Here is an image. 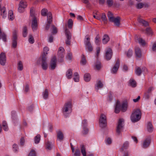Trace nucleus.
<instances>
[{"label":"nucleus","mask_w":156,"mask_h":156,"mask_svg":"<svg viewBox=\"0 0 156 156\" xmlns=\"http://www.w3.org/2000/svg\"><path fill=\"white\" fill-rule=\"evenodd\" d=\"M72 105L71 101L66 103L62 109V112L63 115L66 118L69 116L72 111Z\"/></svg>","instance_id":"nucleus-1"},{"label":"nucleus","mask_w":156,"mask_h":156,"mask_svg":"<svg viewBox=\"0 0 156 156\" xmlns=\"http://www.w3.org/2000/svg\"><path fill=\"white\" fill-rule=\"evenodd\" d=\"M141 112L140 109L135 110L131 116V120L133 122L138 121L141 118Z\"/></svg>","instance_id":"nucleus-2"},{"label":"nucleus","mask_w":156,"mask_h":156,"mask_svg":"<svg viewBox=\"0 0 156 156\" xmlns=\"http://www.w3.org/2000/svg\"><path fill=\"white\" fill-rule=\"evenodd\" d=\"M127 106L126 103H123L121 106L120 105V102L118 101H117L115 108V112L116 113H118L121 109L122 112H125L127 110Z\"/></svg>","instance_id":"nucleus-3"},{"label":"nucleus","mask_w":156,"mask_h":156,"mask_svg":"<svg viewBox=\"0 0 156 156\" xmlns=\"http://www.w3.org/2000/svg\"><path fill=\"white\" fill-rule=\"evenodd\" d=\"M99 125L101 128H104L107 126V118L106 116L103 114H101L100 117Z\"/></svg>","instance_id":"nucleus-4"},{"label":"nucleus","mask_w":156,"mask_h":156,"mask_svg":"<svg viewBox=\"0 0 156 156\" xmlns=\"http://www.w3.org/2000/svg\"><path fill=\"white\" fill-rule=\"evenodd\" d=\"M90 38L88 35H86L84 40V43L86 48L89 51H91L93 50V47L90 42Z\"/></svg>","instance_id":"nucleus-5"},{"label":"nucleus","mask_w":156,"mask_h":156,"mask_svg":"<svg viewBox=\"0 0 156 156\" xmlns=\"http://www.w3.org/2000/svg\"><path fill=\"white\" fill-rule=\"evenodd\" d=\"M65 49L62 47H60L58 50V61L60 62L63 61V58L65 55Z\"/></svg>","instance_id":"nucleus-6"},{"label":"nucleus","mask_w":156,"mask_h":156,"mask_svg":"<svg viewBox=\"0 0 156 156\" xmlns=\"http://www.w3.org/2000/svg\"><path fill=\"white\" fill-rule=\"evenodd\" d=\"M124 122V120L123 119H120L118 122V124L116 130V133L118 135H119L122 130V129L123 125Z\"/></svg>","instance_id":"nucleus-7"},{"label":"nucleus","mask_w":156,"mask_h":156,"mask_svg":"<svg viewBox=\"0 0 156 156\" xmlns=\"http://www.w3.org/2000/svg\"><path fill=\"white\" fill-rule=\"evenodd\" d=\"M57 59L55 56L53 57L51 60L49 68L50 69L53 70L55 69L57 66Z\"/></svg>","instance_id":"nucleus-8"},{"label":"nucleus","mask_w":156,"mask_h":156,"mask_svg":"<svg viewBox=\"0 0 156 156\" xmlns=\"http://www.w3.org/2000/svg\"><path fill=\"white\" fill-rule=\"evenodd\" d=\"M18 31L16 30L13 32L12 46L13 48H16L17 45V33Z\"/></svg>","instance_id":"nucleus-9"},{"label":"nucleus","mask_w":156,"mask_h":156,"mask_svg":"<svg viewBox=\"0 0 156 156\" xmlns=\"http://www.w3.org/2000/svg\"><path fill=\"white\" fill-rule=\"evenodd\" d=\"M41 66L43 69L46 70L48 68V65L47 62V57L45 55L42 56L41 58Z\"/></svg>","instance_id":"nucleus-10"},{"label":"nucleus","mask_w":156,"mask_h":156,"mask_svg":"<svg viewBox=\"0 0 156 156\" xmlns=\"http://www.w3.org/2000/svg\"><path fill=\"white\" fill-rule=\"evenodd\" d=\"M112 55V49L110 48H107L106 51L105 57L107 60H110Z\"/></svg>","instance_id":"nucleus-11"},{"label":"nucleus","mask_w":156,"mask_h":156,"mask_svg":"<svg viewBox=\"0 0 156 156\" xmlns=\"http://www.w3.org/2000/svg\"><path fill=\"white\" fill-rule=\"evenodd\" d=\"M151 142V138L150 137H148L144 141L142 147L144 148H146L148 147L149 146Z\"/></svg>","instance_id":"nucleus-12"},{"label":"nucleus","mask_w":156,"mask_h":156,"mask_svg":"<svg viewBox=\"0 0 156 156\" xmlns=\"http://www.w3.org/2000/svg\"><path fill=\"white\" fill-rule=\"evenodd\" d=\"M120 65V61L119 59H117L116 62L112 69V73H115L118 71Z\"/></svg>","instance_id":"nucleus-13"},{"label":"nucleus","mask_w":156,"mask_h":156,"mask_svg":"<svg viewBox=\"0 0 156 156\" xmlns=\"http://www.w3.org/2000/svg\"><path fill=\"white\" fill-rule=\"evenodd\" d=\"M32 20V28L33 31L36 30L37 27V20L36 17H34L31 19Z\"/></svg>","instance_id":"nucleus-14"},{"label":"nucleus","mask_w":156,"mask_h":156,"mask_svg":"<svg viewBox=\"0 0 156 156\" xmlns=\"http://www.w3.org/2000/svg\"><path fill=\"white\" fill-rule=\"evenodd\" d=\"M6 62V56L5 54L2 52L0 54V63L3 66L5 65Z\"/></svg>","instance_id":"nucleus-15"},{"label":"nucleus","mask_w":156,"mask_h":156,"mask_svg":"<svg viewBox=\"0 0 156 156\" xmlns=\"http://www.w3.org/2000/svg\"><path fill=\"white\" fill-rule=\"evenodd\" d=\"M110 22L114 23L116 26L118 27L120 25V18L118 16L115 17Z\"/></svg>","instance_id":"nucleus-16"},{"label":"nucleus","mask_w":156,"mask_h":156,"mask_svg":"<svg viewBox=\"0 0 156 156\" xmlns=\"http://www.w3.org/2000/svg\"><path fill=\"white\" fill-rule=\"evenodd\" d=\"M57 137L60 141H62L64 139V135L63 133L60 130H59L56 131Z\"/></svg>","instance_id":"nucleus-17"},{"label":"nucleus","mask_w":156,"mask_h":156,"mask_svg":"<svg viewBox=\"0 0 156 156\" xmlns=\"http://www.w3.org/2000/svg\"><path fill=\"white\" fill-rule=\"evenodd\" d=\"M135 52L136 56L140 58L141 57L142 53L140 48L138 47H136L135 48Z\"/></svg>","instance_id":"nucleus-18"},{"label":"nucleus","mask_w":156,"mask_h":156,"mask_svg":"<svg viewBox=\"0 0 156 156\" xmlns=\"http://www.w3.org/2000/svg\"><path fill=\"white\" fill-rule=\"evenodd\" d=\"M22 3L23 2H20L19 4V7L18 8L19 12L20 13L23 12L24 11V9L26 8V5L25 4L23 6Z\"/></svg>","instance_id":"nucleus-19"},{"label":"nucleus","mask_w":156,"mask_h":156,"mask_svg":"<svg viewBox=\"0 0 156 156\" xmlns=\"http://www.w3.org/2000/svg\"><path fill=\"white\" fill-rule=\"evenodd\" d=\"M52 22V16L51 12H49L47 14V23L51 24Z\"/></svg>","instance_id":"nucleus-20"},{"label":"nucleus","mask_w":156,"mask_h":156,"mask_svg":"<svg viewBox=\"0 0 156 156\" xmlns=\"http://www.w3.org/2000/svg\"><path fill=\"white\" fill-rule=\"evenodd\" d=\"M103 87V84L101 81H98L95 86V89L97 91L99 88H102Z\"/></svg>","instance_id":"nucleus-21"},{"label":"nucleus","mask_w":156,"mask_h":156,"mask_svg":"<svg viewBox=\"0 0 156 156\" xmlns=\"http://www.w3.org/2000/svg\"><path fill=\"white\" fill-rule=\"evenodd\" d=\"M109 37L107 34H105L102 38V41L103 44H107L109 41Z\"/></svg>","instance_id":"nucleus-22"},{"label":"nucleus","mask_w":156,"mask_h":156,"mask_svg":"<svg viewBox=\"0 0 156 156\" xmlns=\"http://www.w3.org/2000/svg\"><path fill=\"white\" fill-rule=\"evenodd\" d=\"M73 72L71 69H69L68 70L66 73V76L69 79H71L72 76Z\"/></svg>","instance_id":"nucleus-23"},{"label":"nucleus","mask_w":156,"mask_h":156,"mask_svg":"<svg viewBox=\"0 0 156 156\" xmlns=\"http://www.w3.org/2000/svg\"><path fill=\"white\" fill-rule=\"evenodd\" d=\"M65 34L66 39H71L72 34L70 31L67 28H66L65 30Z\"/></svg>","instance_id":"nucleus-24"},{"label":"nucleus","mask_w":156,"mask_h":156,"mask_svg":"<svg viewBox=\"0 0 156 156\" xmlns=\"http://www.w3.org/2000/svg\"><path fill=\"white\" fill-rule=\"evenodd\" d=\"M138 21L140 23L142 24L143 26L146 27L148 25V23L147 21L140 17L138 18Z\"/></svg>","instance_id":"nucleus-25"},{"label":"nucleus","mask_w":156,"mask_h":156,"mask_svg":"<svg viewBox=\"0 0 156 156\" xmlns=\"http://www.w3.org/2000/svg\"><path fill=\"white\" fill-rule=\"evenodd\" d=\"M1 12V15L2 16V17L3 18H5L7 16V12L6 11V9L3 7L1 9V10H0Z\"/></svg>","instance_id":"nucleus-26"},{"label":"nucleus","mask_w":156,"mask_h":156,"mask_svg":"<svg viewBox=\"0 0 156 156\" xmlns=\"http://www.w3.org/2000/svg\"><path fill=\"white\" fill-rule=\"evenodd\" d=\"M81 152L83 156H86V149L85 146L83 144H81L80 146Z\"/></svg>","instance_id":"nucleus-27"},{"label":"nucleus","mask_w":156,"mask_h":156,"mask_svg":"<svg viewBox=\"0 0 156 156\" xmlns=\"http://www.w3.org/2000/svg\"><path fill=\"white\" fill-rule=\"evenodd\" d=\"M101 20L104 23H107L108 20L106 15L105 13H102L101 17Z\"/></svg>","instance_id":"nucleus-28"},{"label":"nucleus","mask_w":156,"mask_h":156,"mask_svg":"<svg viewBox=\"0 0 156 156\" xmlns=\"http://www.w3.org/2000/svg\"><path fill=\"white\" fill-rule=\"evenodd\" d=\"M147 129L149 132H151L153 131L154 128L151 122H148L147 126Z\"/></svg>","instance_id":"nucleus-29"},{"label":"nucleus","mask_w":156,"mask_h":156,"mask_svg":"<svg viewBox=\"0 0 156 156\" xmlns=\"http://www.w3.org/2000/svg\"><path fill=\"white\" fill-rule=\"evenodd\" d=\"M1 37L4 41H6V35L4 33L2 32L1 28L0 27V40Z\"/></svg>","instance_id":"nucleus-30"},{"label":"nucleus","mask_w":156,"mask_h":156,"mask_svg":"<svg viewBox=\"0 0 156 156\" xmlns=\"http://www.w3.org/2000/svg\"><path fill=\"white\" fill-rule=\"evenodd\" d=\"M8 18L9 20H12L14 19V17L13 14V12L12 10H10L9 12Z\"/></svg>","instance_id":"nucleus-31"},{"label":"nucleus","mask_w":156,"mask_h":156,"mask_svg":"<svg viewBox=\"0 0 156 156\" xmlns=\"http://www.w3.org/2000/svg\"><path fill=\"white\" fill-rule=\"evenodd\" d=\"M144 5H145V6H148L147 4L145 5L142 3L139 2L136 5V7L137 9H141L142 8Z\"/></svg>","instance_id":"nucleus-32"},{"label":"nucleus","mask_w":156,"mask_h":156,"mask_svg":"<svg viewBox=\"0 0 156 156\" xmlns=\"http://www.w3.org/2000/svg\"><path fill=\"white\" fill-rule=\"evenodd\" d=\"M84 79L86 82L89 81L91 79V76L90 74L88 73L85 74L84 76Z\"/></svg>","instance_id":"nucleus-33"},{"label":"nucleus","mask_w":156,"mask_h":156,"mask_svg":"<svg viewBox=\"0 0 156 156\" xmlns=\"http://www.w3.org/2000/svg\"><path fill=\"white\" fill-rule=\"evenodd\" d=\"M73 80L75 82H78L79 81V76L78 73L77 72L74 73Z\"/></svg>","instance_id":"nucleus-34"},{"label":"nucleus","mask_w":156,"mask_h":156,"mask_svg":"<svg viewBox=\"0 0 156 156\" xmlns=\"http://www.w3.org/2000/svg\"><path fill=\"white\" fill-rule=\"evenodd\" d=\"M95 43L97 45H99L100 44V37L99 34H98L96 37L95 39Z\"/></svg>","instance_id":"nucleus-35"},{"label":"nucleus","mask_w":156,"mask_h":156,"mask_svg":"<svg viewBox=\"0 0 156 156\" xmlns=\"http://www.w3.org/2000/svg\"><path fill=\"white\" fill-rule=\"evenodd\" d=\"M107 16L108 18V20L109 22H111V21L112 20H113V19L115 18V17H114L112 13L110 11L108 12Z\"/></svg>","instance_id":"nucleus-36"},{"label":"nucleus","mask_w":156,"mask_h":156,"mask_svg":"<svg viewBox=\"0 0 156 156\" xmlns=\"http://www.w3.org/2000/svg\"><path fill=\"white\" fill-rule=\"evenodd\" d=\"M142 72L141 69L139 67L136 68L135 72L136 75L139 76H140Z\"/></svg>","instance_id":"nucleus-37"},{"label":"nucleus","mask_w":156,"mask_h":156,"mask_svg":"<svg viewBox=\"0 0 156 156\" xmlns=\"http://www.w3.org/2000/svg\"><path fill=\"white\" fill-rule=\"evenodd\" d=\"M41 139V136L39 134H37L34 138V142L36 144L38 143Z\"/></svg>","instance_id":"nucleus-38"},{"label":"nucleus","mask_w":156,"mask_h":156,"mask_svg":"<svg viewBox=\"0 0 156 156\" xmlns=\"http://www.w3.org/2000/svg\"><path fill=\"white\" fill-rule=\"evenodd\" d=\"M95 66L97 70H100L101 67V62L97 60L95 64Z\"/></svg>","instance_id":"nucleus-39"},{"label":"nucleus","mask_w":156,"mask_h":156,"mask_svg":"<svg viewBox=\"0 0 156 156\" xmlns=\"http://www.w3.org/2000/svg\"><path fill=\"white\" fill-rule=\"evenodd\" d=\"M80 63L83 65H85L87 63L86 57L83 55H82V58Z\"/></svg>","instance_id":"nucleus-40"},{"label":"nucleus","mask_w":156,"mask_h":156,"mask_svg":"<svg viewBox=\"0 0 156 156\" xmlns=\"http://www.w3.org/2000/svg\"><path fill=\"white\" fill-rule=\"evenodd\" d=\"M129 146V143L127 141L125 142L123 144V146L121 148L122 151H123L124 149H126Z\"/></svg>","instance_id":"nucleus-41"},{"label":"nucleus","mask_w":156,"mask_h":156,"mask_svg":"<svg viewBox=\"0 0 156 156\" xmlns=\"http://www.w3.org/2000/svg\"><path fill=\"white\" fill-rule=\"evenodd\" d=\"M137 40L139 44L142 45H144L145 44V41L142 38L139 37L138 38Z\"/></svg>","instance_id":"nucleus-42"},{"label":"nucleus","mask_w":156,"mask_h":156,"mask_svg":"<svg viewBox=\"0 0 156 156\" xmlns=\"http://www.w3.org/2000/svg\"><path fill=\"white\" fill-rule=\"evenodd\" d=\"M129 84L132 87H135L136 86V83L133 79H130L129 80Z\"/></svg>","instance_id":"nucleus-43"},{"label":"nucleus","mask_w":156,"mask_h":156,"mask_svg":"<svg viewBox=\"0 0 156 156\" xmlns=\"http://www.w3.org/2000/svg\"><path fill=\"white\" fill-rule=\"evenodd\" d=\"M83 127V130L82 131V134L83 135H85L88 133L89 129L87 127Z\"/></svg>","instance_id":"nucleus-44"},{"label":"nucleus","mask_w":156,"mask_h":156,"mask_svg":"<svg viewBox=\"0 0 156 156\" xmlns=\"http://www.w3.org/2000/svg\"><path fill=\"white\" fill-rule=\"evenodd\" d=\"M23 36L24 37H26L27 35V29L26 27H23Z\"/></svg>","instance_id":"nucleus-45"},{"label":"nucleus","mask_w":156,"mask_h":156,"mask_svg":"<svg viewBox=\"0 0 156 156\" xmlns=\"http://www.w3.org/2000/svg\"><path fill=\"white\" fill-rule=\"evenodd\" d=\"M49 51V48L48 47H45L43 49V54L42 55V56H43L45 55L46 57H47V55L48 54V51Z\"/></svg>","instance_id":"nucleus-46"},{"label":"nucleus","mask_w":156,"mask_h":156,"mask_svg":"<svg viewBox=\"0 0 156 156\" xmlns=\"http://www.w3.org/2000/svg\"><path fill=\"white\" fill-rule=\"evenodd\" d=\"M28 41L31 44H33L34 43V38L31 34L29 35Z\"/></svg>","instance_id":"nucleus-47"},{"label":"nucleus","mask_w":156,"mask_h":156,"mask_svg":"<svg viewBox=\"0 0 156 156\" xmlns=\"http://www.w3.org/2000/svg\"><path fill=\"white\" fill-rule=\"evenodd\" d=\"M48 12V10L47 9H43L41 12V15L43 16H45L46 15L47 16V13Z\"/></svg>","instance_id":"nucleus-48"},{"label":"nucleus","mask_w":156,"mask_h":156,"mask_svg":"<svg viewBox=\"0 0 156 156\" xmlns=\"http://www.w3.org/2000/svg\"><path fill=\"white\" fill-rule=\"evenodd\" d=\"M43 97L44 99H47L48 97V90L46 89L43 93Z\"/></svg>","instance_id":"nucleus-49"},{"label":"nucleus","mask_w":156,"mask_h":156,"mask_svg":"<svg viewBox=\"0 0 156 156\" xmlns=\"http://www.w3.org/2000/svg\"><path fill=\"white\" fill-rule=\"evenodd\" d=\"M18 69L19 70H22L23 69V65L22 62L20 61L18 63Z\"/></svg>","instance_id":"nucleus-50"},{"label":"nucleus","mask_w":156,"mask_h":156,"mask_svg":"<svg viewBox=\"0 0 156 156\" xmlns=\"http://www.w3.org/2000/svg\"><path fill=\"white\" fill-rule=\"evenodd\" d=\"M30 16L32 17V19H33L34 17H36L34 15V10L33 8L32 7L30 9Z\"/></svg>","instance_id":"nucleus-51"},{"label":"nucleus","mask_w":156,"mask_h":156,"mask_svg":"<svg viewBox=\"0 0 156 156\" xmlns=\"http://www.w3.org/2000/svg\"><path fill=\"white\" fill-rule=\"evenodd\" d=\"M52 27V33L53 34H56L57 32V29L55 26L54 25H51Z\"/></svg>","instance_id":"nucleus-52"},{"label":"nucleus","mask_w":156,"mask_h":156,"mask_svg":"<svg viewBox=\"0 0 156 156\" xmlns=\"http://www.w3.org/2000/svg\"><path fill=\"white\" fill-rule=\"evenodd\" d=\"M28 156H37L36 152L33 150H32L29 154Z\"/></svg>","instance_id":"nucleus-53"},{"label":"nucleus","mask_w":156,"mask_h":156,"mask_svg":"<svg viewBox=\"0 0 156 156\" xmlns=\"http://www.w3.org/2000/svg\"><path fill=\"white\" fill-rule=\"evenodd\" d=\"M12 149L13 151L16 152L18 151V147L17 144H14L12 145Z\"/></svg>","instance_id":"nucleus-54"},{"label":"nucleus","mask_w":156,"mask_h":156,"mask_svg":"<svg viewBox=\"0 0 156 156\" xmlns=\"http://www.w3.org/2000/svg\"><path fill=\"white\" fill-rule=\"evenodd\" d=\"M73 25V21L72 19H69L68 21V27L69 28H72Z\"/></svg>","instance_id":"nucleus-55"},{"label":"nucleus","mask_w":156,"mask_h":156,"mask_svg":"<svg viewBox=\"0 0 156 156\" xmlns=\"http://www.w3.org/2000/svg\"><path fill=\"white\" fill-rule=\"evenodd\" d=\"M146 33L148 35L152 34V32L150 28H147L146 29Z\"/></svg>","instance_id":"nucleus-56"},{"label":"nucleus","mask_w":156,"mask_h":156,"mask_svg":"<svg viewBox=\"0 0 156 156\" xmlns=\"http://www.w3.org/2000/svg\"><path fill=\"white\" fill-rule=\"evenodd\" d=\"M46 148L48 150H51V144L48 141H47L46 143Z\"/></svg>","instance_id":"nucleus-57"},{"label":"nucleus","mask_w":156,"mask_h":156,"mask_svg":"<svg viewBox=\"0 0 156 156\" xmlns=\"http://www.w3.org/2000/svg\"><path fill=\"white\" fill-rule=\"evenodd\" d=\"M133 55V51L132 50L130 49L127 51V56L128 58L130 57Z\"/></svg>","instance_id":"nucleus-58"},{"label":"nucleus","mask_w":156,"mask_h":156,"mask_svg":"<svg viewBox=\"0 0 156 156\" xmlns=\"http://www.w3.org/2000/svg\"><path fill=\"white\" fill-rule=\"evenodd\" d=\"M80 150L79 149H76L75 152L74 153V156H80Z\"/></svg>","instance_id":"nucleus-59"},{"label":"nucleus","mask_w":156,"mask_h":156,"mask_svg":"<svg viewBox=\"0 0 156 156\" xmlns=\"http://www.w3.org/2000/svg\"><path fill=\"white\" fill-rule=\"evenodd\" d=\"M105 142L107 144H110L112 142L111 139L109 138H107L105 140Z\"/></svg>","instance_id":"nucleus-60"},{"label":"nucleus","mask_w":156,"mask_h":156,"mask_svg":"<svg viewBox=\"0 0 156 156\" xmlns=\"http://www.w3.org/2000/svg\"><path fill=\"white\" fill-rule=\"evenodd\" d=\"M93 17L98 20H101V16H100V15H99L98 14V13H96V15H93Z\"/></svg>","instance_id":"nucleus-61"},{"label":"nucleus","mask_w":156,"mask_h":156,"mask_svg":"<svg viewBox=\"0 0 156 156\" xmlns=\"http://www.w3.org/2000/svg\"><path fill=\"white\" fill-rule=\"evenodd\" d=\"M107 3L108 6H111L113 4V0H107Z\"/></svg>","instance_id":"nucleus-62"},{"label":"nucleus","mask_w":156,"mask_h":156,"mask_svg":"<svg viewBox=\"0 0 156 156\" xmlns=\"http://www.w3.org/2000/svg\"><path fill=\"white\" fill-rule=\"evenodd\" d=\"M72 57V54L71 53L69 52L68 53L67 58L69 60H71Z\"/></svg>","instance_id":"nucleus-63"},{"label":"nucleus","mask_w":156,"mask_h":156,"mask_svg":"<svg viewBox=\"0 0 156 156\" xmlns=\"http://www.w3.org/2000/svg\"><path fill=\"white\" fill-rule=\"evenodd\" d=\"M144 97L146 99H149L150 97V93L146 92L144 94Z\"/></svg>","instance_id":"nucleus-64"}]
</instances>
